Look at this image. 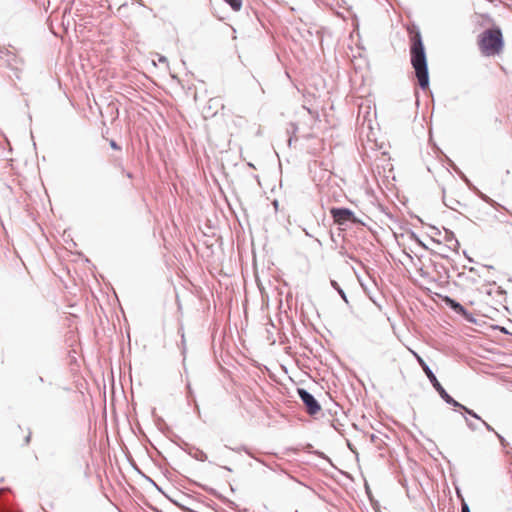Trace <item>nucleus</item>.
<instances>
[{"label": "nucleus", "instance_id": "1", "mask_svg": "<svg viewBox=\"0 0 512 512\" xmlns=\"http://www.w3.org/2000/svg\"><path fill=\"white\" fill-rule=\"evenodd\" d=\"M410 62L415 71L419 87L426 91L430 86L426 49L418 27L410 35Z\"/></svg>", "mask_w": 512, "mask_h": 512}, {"label": "nucleus", "instance_id": "2", "mask_svg": "<svg viewBox=\"0 0 512 512\" xmlns=\"http://www.w3.org/2000/svg\"><path fill=\"white\" fill-rule=\"evenodd\" d=\"M478 45L484 56L490 57L499 55L504 48V39L501 28L493 25L492 27L484 30L478 36Z\"/></svg>", "mask_w": 512, "mask_h": 512}, {"label": "nucleus", "instance_id": "3", "mask_svg": "<svg viewBox=\"0 0 512 512\" xmlns=\"http://www.w3.org/2000/svg\"><path fill=\"white\" fill-rule=\"evenodd\" d=\"M419 362L421 365V368L425 375L427 376L429 382L433 386V388L437 391L440 398L446 403V404H453V397L445 390V388L442 386V384L438 381L435 373L432 371V369L429 367V365L421 358L419 357Z\"/></svg>", "mask_w": 512, "mask_h": 512}, {"label": "nucleus", "instance_id": "4", "mask_svg": "<svg viewBox=\"0 0 512 512\" xmlns=\"http://www.w3.org/2000/svg\"><path fill=\"white\" fill-rule=\"evenodd\" d=\"M296 393L301 402L303 403L305 411L310 416H315L321 411L322 407L320 402L307 389L298 387L296 389Z\"/></svg>", "mask_w": 512, "mask_h": 512}, {"label": "nucleus", "instance_id": "5", "mask_svg": "<svg viewBox=\"0 0 512 512\" xmlns=\"http://www.w3.org/2000/svg\"><path fill=\"white\" fill-rule=\"evenodd\" d=\"M0 61L3 62L7 68L14 72L15 78L21 79V68L19 64H22V60L17 57V55L5 47H0Z\"/></svg>", "mask_w": 512, "mask_h": 512}, {"label": "nucleus", "instance_id": "6", "mask_svg": "<svg viewBox=\"0 0 512 512\" xmlns=\"http://www.w3.org/2000/svg\"><path fill=\"white\" fill-rule=\"evenodd\" d=\"M330 215L337 224H345L351 222L353 224H362V221L356 217L355 213L347 207H332Z\"/></svg>", "mask_w": 512, "mask_h": 512}, {"label": "nucleus", "instance_id": "7", "mask_svg": "<svg viewBox=\"0 0 512 512\" xmlns=\"http://www.w3.org/2000/svg\"><path fill=\"white\" fill-rule=\"evenodd\" d=\"M191 482L194 485L200 487L202 490H204L208 494H210V495L214 496L215 498H217L218 500H220L223 504H225L230 509H232L234 511H239V506H238L237 503H235L234 501H232L229 498L225 497L220 492H218L216 489H214L212 487H209L207 485H204V484H200V483H198L196 481H191Z\"/></svg>", "mask_w": 512, "mask_h": 512}, {"label": "nucleus", "instance_id": "8", "mask_svg": "<svg viewBox=\"0 0 512 512\" xmlns=\"http://www.w3.org/2000/svg\"><path fill=\"white\" fill-rule=\"evenodd\" d=\"M452 402H453V404H449V405L454 407L455 411L460 410L464 419L471 417L480 422L483 421L482 417L479 414H477L473 409H470L469 407L463 405L462 403H460L459 401H457L455 399H453Z\"/></svg>", "mask_w": 512, "mask_h": 512}, {"label": "nucleus", "instance_id": "9", "mask_svg": "<svg viewBox=\"0 0 512 512\" xmlns=\"http://www.w3.org/2000/svg\"><path fill=\"white\" fill-rule=\"evenodd\" d=\"M443 301L448 308H450L453 312H455L459 316H461L462 313L466 309L460 302H458L456 299H454L450 296H445L443 298Z\"/></svg>", "mask_w": 512, "mask_h": 512}, {"label": "nucleus", "instance_id": "10", "mask_svg": "<svg viewBox=\"0 0 512 512\" xmlns=\"http://www.w3.org/2000/svg\"><path fill=\"white\" fill-rule=\"evenodd\" d=\"M446 163L448 166L459 176V178L467 185L473 186L472 181L466 176V174L455 164L453 160L446 157Z\"/></svg>", "mask_w": 512, "mask_h": 512}, {"label": "nucleus", "instance_id": "11", "mask_svg": "<svg viewBox=\"0 0 512 512\" xmlns=\"http://www.w3.org/2000/svg\"><path fill=\"white\" fill-rule=\"evenodd\" d=\"M176 445L185 451L188 455L192 457V455L195 453L196 446L186 442L184 439L179 438V442H176Z\"/></svg>", "mask_w": 512, "mask_h": 512}, {"label": "nucleus", "instance_id": "12", "mask_svg": "<svg viewBox=\"0 0 512 512\" xmlns=\"http://www.w3.org/2000/svg\"><path fill=\"white\" fill-rule=\"evenodd\" d=\"M433 267H434L435 272L438 274V276L440 278H446V279L450 278L448 268L445 265H443L442 263L433 262Z\"/></svg>", "mask_w": 512, "mask_h": 512}, {"label": "nucleus", "instance_id": "13", "mask_svg": "<svg viewBox=\"0 0 512 512\" xmlns=\"http://www.w3.org/2000/svg\"><path fill=\"white\" fill-rule=\"evenodd\" d=\"M330 285L331 287L339 294V296L343 299V301L349 305V300L347 298V295L345 291L341 288V286L338 284L336 280L330 279Z\"/></svg>", "mask_w": 512, "mask_h": 512}, {"label": "nucleus", "instance_id": "14", "mask_svg": "<svg viewBox=\"0 0 512 512\" xmlns=\"http://www.w3.org/2000/svg\"><path fill=\"white\" fill-rule=\"evenodd\" d=\"M467 187H468V189L470 191H472L475 195H477L484 202H486L488 204H492L493 203V200L489 196H487L486 194L481 192L474 184H473V186L467 185Z\"/></svg>", "mask_w": 512, "mask_h": 512}, {"label": "nucleus", "instance_id": "15", "mask_svg": "<svg viewBox=\"0 0 512 512\" xmlns=\"http://www.w3.org/2000/svg\"><path fill=\"white\" fill-rule=\"evenodd\" d=\"M409 238L424 250H430L414 231H410Z\"/></svg>", "mask_w": 512, "mask_h": 512}, {"label": "nucleus", "instance_id": "16", "mask_svg": "<svg viewBox=\"0 0 512 512\" xmlns=\"http://www.w3.org/2000/svg\"><path fill=\"white\" fill-rule=\"evenodd\" d=\"M233 11H239L242 8V0H223Z\"/></svg>", "mask_w": 512, "mask_h": 512}, {"label": "nucleus", "instance_id": "17", "mask_svg": "<svg viewBox=\"0 0 512 512\" xmlns=\"http://www.w3.org/2000/svg\"><path fill=\"white\" fill-rule=\"evenodd\" d=\"M192 458H194L195 460L197 461H200V462H205L208 460V457H207V454L196 447V450H195V453L192 455Z\"/></svg>", "mask_w": 512, "mask_h": 512}, {"label": "nucleus", "instance_id": "18", "mask_svg": "<svg viewBox=\"0 0 512 512\" xmlns=\"http://www.w3.org/2000/svg\"><path fill=\"white\" fill-rule=\"evenodd\" d=\"M461 317L470 324H477V319L467 309L462 313Z\"/></svg>", "mask_w": 512, "mask_h": 512}, {"label": "nucleus", "instance_id": "19", "mask_svg": "<svg viewBox=\"0 0 512 512\" xmlns=\"http://www.w3.org/2000/svg\"><path fill=\"white\" fill-rule=\"evenodd\" d=\"M186 397H187V400L189 403L195 402V400H196L194 391H193L189 381L186 384Z\"/></svg>", "mask_w": 512, "mask_h": 512}, {"label": "nucleus", "instance_id": "20", "mask_svg": "<svg viewBox=\"0 0 512 512\" xmlns=\"http://www.w3.org/2000/svg\"><path fill=\"white\" fill-rule=\"evenodd\" d=\"M444 240L446 242H454L456 241V236L454 234V232L450 229H447V228H444Z\"/></svg>", "mask_w": 512, "mask_h": 512}, {"label": "nucleus", "instance_id": "21", "mask_svg": "<svg viewBox=\"0 0 512 512\" xmlns=\"http://www.w3.org/2000/svg\"><path fill=\"white\" fill-rule=\"evenodd\" d=\"M495 436L499 440V443L503 449H507L509 447V442L503 435L499 434L498 432H495Z\"/></svg>", "mask_w": 512, "mask_h": 512}, {"label": "nucleus", "instance_id": "22", "mask_svg": "<svg viewBox=\"0 0 512 512\" xmlns=\"http://www.w3.org/2000/svg\"><path fill=\"white\" fill-rule=\"evenodd\" d=\"M465 423L470 431L475 432L478 430V425L475 422L471 421L469 418L465 419Z\"/></svg>", "mask_w": 512, "mask_h": 512}, {"label": "nucleus", "instance_id": "23", "mask_svg": "<svg viewBox=\"0 0 512 512\" xmlns=\"http://www.w3.org/2000/svg\"><path fill=\"white\" fill-rule=\"evenodd\" d=\"M444 205H445L446 207H448L449 209L456 210L455 205H461V203H460V201H458V200H456V199L451 200V201H450V203H448V202H446V201L444 200Z\"/></svg>", "mask_w": 512, "mask_h": 512}, {"label": "nucleus", "instance_id": "24", "mask_svg": "<svg viewBox=\"0 0 512 512\" xmlns=\"http://www.w3.org/2000/svg\"><path fill=\"white\" fill-rule=\"evenodd\" d=\"M365 490H366V493H367V495H368V497H369V499L371 501V504L373 506H374V504H378V502L373 499V495H372L371 489H370V487H369V485L367 483L365 484Z\"/></svg>", "mask_w": 512, "mask_h": 512}, {"label": "nucleus", "instance_id": "25", "mask_svg": "<svg viewBox=\"0 0 512 512\" xmlns=\"http://www.w3.org/2000/svg\"><path fill=\"white\" fill-rule=\"evenodd\" d=\"M31 438H32V432L30 429H28V434H27V436H25L22 446H28L31 442Z\"/></svg>", "mask_w": 512, "mask_h": 512}, {"label": "nucleus", "instance_id": "26", "mask_svg": "<svg viewBox=\"0 0 512 512\" xmlns=\"http://www.w3.org/2000/svg\"><path fill=\"white\" fill-rule=\"evenodd\" d=\"M109 145L113 150L120 151L122 149L121 146L114 139L109 140Z\"/></svg>", "mask_w": 512, "mask_h": 512}, {"label": "nucleus", "instance_id": "27", "mask_svg": "<svg viewBox=\"0 0 512 512\" xmlns=\"http://www.w3.org/2000/svg\"><path fill=\"white\" fill-rule=\"evenodd\" d=\"M493 329L498 330V331H500L502 334H505V335L509 334V331H508V330H507V328H506V327H504V326L494 325V326H493Z\"/></svg>", "mask_w": 512, "mask_h": 512}, {"label": "nucleus", "instance_id": "28", "mask_svg": "<svg viewBox=\"0 0 512 512\" xmlns=\"http://www.w3.org/2000/svg\"><path fill=\"white\" fill-rule=\"evenodd\" d=\"M445 247H446V248H448V249H451V250L455 251L456 253H458L459 248H460V243H459V241L456 239V241H454V245H453V247H452V246H445Z\"/></svg>", "mask_w": 512, "mask_h": 512}, {"label": "nucleus", "instance_id": "29", "mask_svg": "<svg viewBox=\"0 0 512 512\" xmlns=\"http://www.w3.org/2000/svg\"><path fill=\"white\" fill-rule=\"evenodd\" d=\"M481 423L483 424V426L486 428L487 431L489 432H493L495 434V429L489 424L487 423L484 419L483 421H481Z\"/></svg>", "mask_w": 512, "mask_h": 512}, {"label": "nucleus", "instance_id": "30", "mask_svg": "<svg viewBox=\"0 0 512 512\" xmlns=\"http://www.w3.org/2000/svg\"><path fill=\"white\" fill-rule=\"evenodd\" d=\"M429 251H430V253H431L432 255H437V256H439V257H441V258H444V259H447V260H451V259L449 258V256L445 254V252L437 253V252H435V251H433V250H429Z\"/></svg>", "mask_w": 512, "mask_h": 512}, {"label": "nucleus", "instance_id": "31", "mask_svg": "<svg viewBox=\"0 0 512 512\" xmlns=\"http://www.w3.org/2000/svg\"><path fill=\"white\" fill-rule=\"evenodd\" d=\"M456 496L461 501V505L463 504V501H465L464 496L461 492V489L459 487H456Z\"/></svg>", "mask_w": 512, "mask_h": 512}, {"label": "nucleus", "instance_id": "32", "mask_svg": "<svg viewBox=\"0 0 512 512\" xmlns=\"http://www.w3.org/2000/svg\"><path fill=\"white\" fill-rule=\"evenodd\" d=\"M314 454H315V455H317V456H318V457H320V458H323V459H325V460H327V461L331 462V461H330V459H329V457H328V456H326L322 451L316 450V451L314 452Z\"/></svg>", "mask_w": 512, "mask_h": 512}, {"label": "nucleus", "instance_id": "33", "mask_svg": "<svg viewBox=\"0 0 512 512\" xmlns=\"http://www.w3.org/2000/svg\"><path fill=\"white\" fill-rule=\"evenodd\" d=\"M418 273L422 278L429 277V273L426 270H424L422 267L418 269Z\"/></svg>", "mask_w": 512, "mask_h": 512}, {"label": "nucleus", "instance_id": "34", "mask_svg": "<svg viewBox=\"0 0 512 512\" xmlns=\"http://www.w3.org/2000/svg\"><path fill=\"white\" fill-rule=\"evenodd\" d=\"M461 512H471L470 507L466 501H463Z\"/></svg>", "mask_w": 512, "mask_h": 512}, {"label": "nucleus", "instance_id": "35", "mask_svg": "<svg viewBox=\"0 0 512 512\" xmlns=\"http://www.w3.org/2000/svg\"><path fill=\"white\" fill-rule=\"evenodd\" d=\"M290 127H291V130H288V133H292L293 135L296 134V132L298 131V127L295 123H291L290 124Z\"/></svg>", "mask_w": 512, "mask_h": 512}, {"label": "nucleus", "instance_id": "36", "mask_svg": "<svg viewBox=\"0 0 512 512\" xmlns=\"http://www.w3.org/2000/svg\"><path fill=\"white\" fill-rule=\"evenodd\" d=\"M155 421H156L158 426H160V425L167 426V424L165 423L164 419L162 417H160V416H157L155 418Z\"/></svg>", "mask_w": 512, "mask_h": 512}, {"label": "nucleus", "instance_id": "37", "mask_svg": "<svg viewBox=\"0 0 512 512\" xmlns=\"http://www.w3.org/2000/svg\"><path fill=\"white\" fill-rule=\"evenodd\" d=\"M369 437H370V441L376 445L378 443L377 441L380 440V438L375 434H371Z\"/></svg>", "mask_w": 512, "mask_h": 512}, {"label": "nucleus", "instance_id": "38", "mask_svg": "<svg viewBox=\"0 0 512 512\" xmlns=\"http://www.w3.org/2000/svg\"><path fill=\"white\" fill-rule=\"evenodd\" d=\"M429 227H430L431 230H433V233L435 235H440L441 234V231L436 226L430 225Z\"/></svg>", "mask_w": 512, "mask_h": 512}, {"label": "nucleus", "instance_id": "39", "mask_svg": "<svg viewBox=\"0 0 512 512\" xmlns=\"http://www.w3.org/2000/svg\"><path fill=\"white\" fill-rule=\"evenodd\" d=\"M193 403H194V406H195V411L197 412L198 416L200 417V408H199V405H198V403H197V401H196V400H195V402H193Z\"/></svg>", "mask_w": 512, "mask_h": 512}, {"label": "nucleus", "instance_id": "40", "mask_svg": "<svg viewBox=\"0 0 512 512\" xmlns=\"http://www.w3.org/2000/svg\"><path fill=\"white\" fill-rule=\"evenodd\" d=\"M159 62H162V63H167V58L163 55H159V58H158Z\"/></svg>", "mask_w": 512, "mask_h": 512}, {"label": "nucleus", "instance_id": "41", "mask_svg": "<svg viewBox=\"0 0 512 512\" xmlns=\"http://www.w3.org/2000/svg\"><path fill=\"white\" fill-rule=\"evenodd\" d=\"M463 254L465 255V257L468 259L469 262H474L473 258H471L470 256H468L467 252L466 251H463Z\"/></svg>", "mask_w": 512, "mask_h": 512}, {"label": "nucleus", "instance_id": "42", "mask_svg": "<svg viewBox=\"0 0 512 512\" xmlns=\"http://www.w3.org/2000/svg\"><path fill=\"white\" fill-rule=\"evenodd\" d=\"M184 343H185V340H184V334H182V345H183V348H182V354H184V353H185V350H186Z\"/></svg>", "mask_w": 512, "mask_h": 512}, {"label": "nucleus", "instance_id": "43", "mask_svg": "<svg viewBox=\"0 0 512 512\" xmlns=\"http://www.w3.org/2000/svg\"><path fill=\"white\" fill-rule=\"evenodd\" d=\"M125 175H126V177H127V178H129V179H132V178L134 177L133 173H131V172H129V171H128V172H126V173H125Z\"/></svg>", "mask_w": 512, "mask_h": 512}, {"label": "nucleus", "instance_id": "44", "mask_svg": "<svg viewBox=\"0 0 512 512\" xmlns=\"http://www.w3.org/2000/svg\"><path fill=\"white\" fill-rule=\"evenodd\" d=\"M505 454H506L507 456H510V457L512 458V448H510L509 450H506V451H505Z\"/></svg>", "mask_w": 512, "mask_h": 512}, {"label": "nucleus", "instance_id": "45", "mask_svg": "<svg viewBox=\"0 0 512 512\" xmlns=\"http://www.w3.org/2000/svg\"><path fill=\"white\" fill-rule=\"evenodd\" d=\"M220 467L225 469V470H227V471H229V472H232V468L229 467V466H220Z\"/></svg>", "mask_w": 512, "mask_h": 512}, {"label": "nucleus", "instance_id": "46", "mask_svg": "<svg viewBox=\"0 0 512 512\" xmlns=\"http://www.w3.org/2000/svg\"><path fill=\"white\" fill-rule=\"evenodd\" d=\"M138 5L145 6L142 0H134Z\"/></svg>", "mask_w": 512, "mask_h": 512}, {"label": "nucleus", "instance_id": "47", "mask_svg": "<svg viewBox=\"0 0 512 512\" xmlns=\"http://www.w3.org/2000/svg\"><path fill=\"white\" fill-rule=\"evenodd\" d=\"M179 438H181L178 435H175V438L173 439V442L176 444V442H179Z\"/></svg>", "mask_w": 512, "mask_h": 512}, {"label": "nucleus", "instance_id": "48", "mask_svg": "<svg viewBox=\"0 0 512 512\" xmlns=\"http://www.w3.org/2000/svg\"><path fill=\"white\" fill-rule=\"evenodd\" d=\"M151 509H152L154 512H163L162 510H160V509H158V508H156V507H152Z\"/></svg>", "mask_w": 512, "mask_h": 512}, {"label": "nucleus", "instance_id": "49", "mask_svg": "<svg viewBox=\"0 0 512 512\" xmlns=\"http://www.w3.org/2000/svg\"><path fill=\"white\" fill-rule=\"evenodd\" d=\"M468 270H469L470 272L476 273V269H475L474 267H469V268H468Z\"/></svg>", "mask_w": 512, "mask_h": 512}, {"label": "nucleus", "instance_id": "50", "mask_svg": "<svg viewBox=\"0 0 512 512\" xmlns=\"http://www.w3.org/2000/svg\"><path fill=\"white\" fill-rule=\"evenodd\" d=\"M293 139H295V140H296L297 138H296V137H295V138H293V136H290V137H289V145H291V142L293 141Z\"/></svg>", "mask_w": 512, "mask_h": 512}, {"label": "nucleus", "instance_id": "51", "mask_svg": "<svg viewBox=\"0 0 512 512\" xmlns=\"http://www.w3.org/2000/svg\"><path fill=\"white\" fill-rule=\"evenodd\" d=\"M273 205L275 206V208L277 209L278 208V201L277 200H274L273 201Z\"/></svg>", "mask_w": 512, "mask_h": 512}, {"label": "nucleus", "instance_id": "52", "mask_svg": "<svg viewBox=\"0 0 512 512\" xmlns=\"http://www.w3.org/2000/svg\"><path fill=\"white\" fill-rule=\"evenodd\" d=\"M38 381H39V382H41V383H43V382H44V378H43L42 376H39V377H38Z\"/></svg>", "mask_w": 512, "mask_h": 512}, {"label": "nucleus", "instance_id": "53", "mask_svg": "<svg viewBox=\"0 0 512 512\" xmlns=\"http://www.w3.org/2000/svg\"><path fill=\"white\" fill-rule=\"evenodd\" d=\"M400 483H401L402 486H406V480H403V481L400 480Z\"/></svg>", "mask_w": 512, "mask_h": 512}, {"label": "nucleus", "instance_id": "54", "mask_svg": "<svg viewBox=\"0 0 512 512\" xmlns=\"http://www.w3.org/2000/svg\"><path fill=\"white\" fill-rule=\"evenodd\" d=\"M230 490H231L232 492H235V488L233 487V485H232V484H230Z\"/></svg>", "mask_w": 512, "mask_h": 512}, {"label": "nucleus", "instance_id": "55", "mask_svg": "<svg viewBox=\"0 0 512 512\" xmlns=\"http://www.w3.org/2000/svg\"><path fill=\"white\" fill-rule=\"evenodd\" d=\"M415 218L420 221L421 223H423L422 219L419 217V216H415Z\"/></svg>", "mask_w": 512, "mask_h": 512}, {"label": "nucleus", "instance_id": "56", "mask_svg": "<svg viewBox=\"0 0 512 512\" xmlns=\"http://www.w3.org/2000/svg\"><path fill=\"white\" fill-rule=\"evenodd\" d=\"M433 242L437 243V244H441V242L439 240H435L433 239Z\"/></svg>", "mask_w": 512, "mask_h": 512}, {"label": "nucleus", "instance_id": "57", "mask_svg": "<svg viewBox=\"0 0 512 512\" xmlns=\"http://www.w3.org/2000/svg\"><path fill=\"white\" fill-rule=\"evenodd\" d=\"M1 491H4V488H0V492H1Z\"/></svg>", "mask_w": 512, "mask_h": 512}, {"label": "nucleus", "instance_id": "58", "mask_svg": "<svg viewBox=\"0 0 512 512\" xmlns=\"http://www.w3.org/2000/svg\"><path fill=\"white\" fill-rule=\"evenodd\" d=\"M2 481H3V478L0 479V482H2Z\"/></svg>", "mask_w": 512, "mask_h": 512}]
</instances>
